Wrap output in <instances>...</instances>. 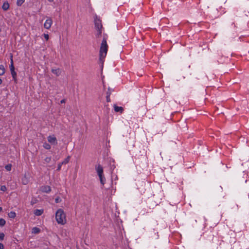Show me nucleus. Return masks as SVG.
I'll return each mask as SVG.
<instances>
[{
  "mask_svg": "<svg viewBox=\"0 0 249 249\" xmlns=\"http://www.w3.org/2000/svg\"><path fill=\"white\" fill-rule=\"evenodd\" d=\"M107 36L105 35L103 36L100 48V61L103 63L104 59L107 55L108 50V45L107 44Z\"/></svg>",
  "mask_w": 249,
  "mask_h": 249,
  "instance_id": "1",
  "label": "nucleus"
},
{
  "mask_svg": "<svg viewBox=\"0 0 249 249\" xmlns=\"http://www.w3.org/2000/svg\"><path fill=\"white\" fill-rule=\"evenodd\" d=\"M55 219L59 224L64 225L66 223V214L62 209H59L56 211Z\"/></svg>",
  "mask_w": 249,
  "mask_h": 249,
  "instance_id": "2",
  "label": "nucleus"
},
{
  "mask_svg": "<svg viewBox=\"0 0 249 249\" xmlns=\"http://www.w3.org/2000/svg\"><path fill=\"white\" fill-rule=\"evenodd\" d=\"M94 25L96 30L97 31V33L96 35L97 37H99L102 33L103 26L102 24L101 20H100L97 16L94 18Z\"/></svg>",
  "mask_w": 249,
  "mask_h": 249,
  "instance_id": "3",
  "label": "nucleus"
},
{
  "mask_svg": "<svg viewBox=\"0 0 249 249\" xmlns=\"http://www.w3.org/2000/svg\"><path fill=\"white\" fill-rule=\"evenodd\" d=\"M95 170L99 177L100 181L102 185L105 183L106 178L103 173V168L101 165L98 164L95 167Z\"/></svg>",
  "mask_w": 249,
  "mask_h": 249,
  "instance_id": "4",
  "label": "nucleus"
},
{
  "mask_svg": "<svg viewBox=\"0 0 249 249\" xmlns=\"http://www.w3.org/2000/svg\"><path fill=\"white\" fill-rule=\"evenodd\" d=\"M10 69L11 71V73L12 75V76L13 77V80L16 82L17 81V73L15 71V67L14 66V61L13 59V55H11V59H10Z\"/></svg>",
  "mask_w": 249,
  "mask_h": 249,
  "instance_id": "5",
  "label": "nucleus"
},
{
  "mask_svg": "<svg viewBox=\"0 0 249 249\" xmlns=\"http://www.w3.org/2000/svg\"><path fill=\"white\" fill-rule=\"evenodd\" d=\"M47 139L48 141L52 144L56 145L57 144V139L54 135L48 136Z\"/></svg>",
  "mask_w": 249,
  "mask_h": 249,
  "instance_id": "6",
  "label": "nucleus"
},
{
  "mask_svg": "<svg viewBox=\"0 0 249 249\" xmlns=\"http://www.w3.org/2000/svg\"><path fill=\"white\" fill-rule=\"evenodd\" d=\"M53 24V20L51 18L47 19L44 24V27L47 29H49Z\"/></svg>",
  "mask_w": 249,
  "mask_h": 249,
  "instance_id": "7",
  "label": "nucleus"
},
{
  "mask_svg": "<svg viewBox=\"0 0 249 249\" xmlns=\"http://www.w3.org/2000/svg\"><path fill=\"white\" fill-rule=\"evenodd\" d=\"M40 190L43 193H49L51 191V188L48 185L42 186L40 187Z\"/></svg>",
  "mask_w": 249,
  "mask_h": 249,
  "instance_id": "8",
  "label": "nucleus"
},
{
  "mask_svg": "<svg viewBox=\"0 0 249 249\" xmlns=\"http://www.w3.org/2000/svg\"><path fill=\"white\" fill-rule=\"evenodd\" d=\"M114 110L116 112H120L121 113H123L124 111V108L122 107H118L116 105H114Z\"/></svg>",
  "mask_w": 249,
  "mask_h": 249,
  "instance_id": "9",
  "label": "nucleus"
},
{
  "mask_svg": "<svg viewBox=\"0 0 249 249\" xmlns=\"http://www.w3.org/2000/svg\"><path fill=\"white\" fill-rule=\"evenodd\" d=\"M51 71L57 76H59L61 73V70L59 68L56 69H52Z\"/></svg>",
  "mask_w": 249,
  "mask_h": 249,
  "instance_id": "10",
  "label": "nucleus"
},
{
  "mask_svg": "<svg viewBox=\"0 0 249 249\" xmlns=\"http://www.w3.org/2000/svg\"><path fill=\"white\" fill-rule=\"evenodd\" d=\"M44 212V210L43 209H36L34 211V213L36 216L41 215Z\"/></svg>",
  "mask_w": 249,
  "mask_h": 249,
  "instance_id": "11",
  "label": "nucleus"
},
{
  "mask_svg": "<svg viewBox=\"0 0 249 249\" xmlns=\"http://www.w3.org/2000/svg\"><path fill=\"white\" fill-rule=\"evenodd\" d=\"M9 8V4L8 2H5L3 3L2 8L4 11L7 10Z\"/></svg>",
  "mask_w": 249,
  "mask_h": 249,
  "instance_id": "12",
  "label": "nucleus"
},
{
  "mask_svg": "<svg viewBox=\"0 0 249 249\" xmlns=\"http://www.w3.org/2000/svg\"><path fill=\"white\" fill-rule=\"evenodd\" d=\"M8 215L11 218H14L16 216V213L15 212L11 211L8 213Z\"/></svg>",
  "mask_w": 249,
  "mask_h": 249,
  "instance_id": "13",
  "label": "nucleus"
},
{
  "mask_svg": "<svg viewBox=\"0 0 249 249\" xmlns=\"http://www.w3.org/2000/svg\"><path fill=\"white\" fill-rule=\"evenodd\" d=\"M5 72V70L2 65H0V75H3Z\"/></svg>",
  "mask_w": 249,
  "mask_h": 249,
  "instance_id": "14",
  "label": "nucleus"
},
{
  "mask_svg": "<svg viewBox=\"0 0 249 249\" xmlns=\"http://www.w3.org/2000/svg\"><path fill=\"white\" fill-rule=\"evenodd\" d=\"M32 231L34 233H38L40 231V229L37 227H34L32 229Z\"/></svg>",
  "mask_w": 249,
  "mask_h": 249,
  "instance_id": "15",
  "label": "nucleus"
},
{
  "mask_svg": "<svg viewBox=\"0 0 249 249\" xmlns=\"http://www.w3.org/2000/svg\"><path fill=\"white\" fill-rule=\"evenodd\" d=\"M71 157L70 156H68L64 160L61 162V164H67L70 160Z\"/></svg>",
  "mask_w": 249,
  "mask_h": 249,
  "instance_id": "16",
  "label": "nucleus"
},
{
  "mask_svg": "<svg viewBox=\"0 0 249 249\" xmlns=\"http://www.w3.org/2000/svg\"><path fill=\"white\" fill-rule=\"evenodd\" d=\"M43 146L44 148L47 150H49L51 149V145L47 142H44L43 144Z\"/></svg>",
  "mask_w": 249,
  "mask_h": 249,
  "instance_id": "17",
  "label": "nucleus"
},
{
  "mask_svg": "<svg viewBox=\"0 0 249 249\" xmlns=\"http://www.w3.org/2000/svg\"><path fill=\"white\" fill-rule=\"evenodd\" d=\"M25 1V0H17V4L18 6H20Z\"/></svg>",
  "mask_w": 249,
  "mask_h": 249,
  "instance_id": "18",
  "label": "nucleus"
},
{
  "mask_svg": "<svg viewBox=\"0 0 249 249\" xmlns=\"http://www.w3.org/2000/svg\"><path fill=\"white\" fill-rule=\"evenodd\" d=\"M52 160L51 157H47L44 159V162L45 163H49Z\"/></svg>",
  "mask_w": 249,
  "mask_h": 249,
  "instance_id": "19",
  "label": "nucleus"
},
{
  "mask_svg": "<svg viewBox=\"0 0 249 249\" xmlns=\"http://www.w3.org/2000/svg\"><path fill=\"white\" fill-rule=\"evenodd\" d=\"M6 223L5 220L3 218H0V226H3Z\"/></svg>",
  "mask_w": 249,
  "mask_h": 249,
  "instance_id": "20",
  "label": "nucleus"
},
{
  "mask_svg": "<svg viewBox=\"0 0 249 249\" xmlns=\"http://www.w3.org/2000/svg\"><path fill=\"white\" fill-rule=\"evenodd\" d=\"M12 165L10 164H7L5 166V168L7 171H10L11 170Z\"/></svg>",
  "mask_w": 249,
  "mask_h": 249,
  "instance_id": "21",
  "label": "nucleus"
},
{
  "mask_svg": "<svg viewBox=\"0 0 249 249\" xmlns=\"http://www.w3.org/2000/svg\"><path fill=\"white\" fill-rule=\"evenodd\" d=\"M110 93H107L106 100L107 102H110Z\"/></svg>",
  "mask_w": 249,
  "mask_h": 249,
  "instance_id": "22",
  "label": "nucleus"
},
{
  "mask_svg": "<svg viewBox=\"0 0 249 249\" xmlns=\"http://www.w3.org/2000/svg\"><path fill=\"white\" fill-rule=\"evenodd\" d=\"M61 200H61V198L59 196H57L55 199V202L56 203H58L60 202L61 201Z\"/></svg>",
  "mask_w": 249,
  "mask_h": 249,
  "instance_id": "23",
  "label": "nucleus"
},
{
  "mask_svg": "<svg viewBox=\"0 0 249 249\" xmlns=\"http://www.w3.org/2000/svg\"><path fill=\"white\" fill-rule=\"evenodd\" d=\"M6 190H7V188H6V186L2 185L1 186V187H0L1 191H3V192H5L6 191Z\"/></svg>",
  "mask_w": 249,
  "mask_h": 249,
  "instance_id": "24",
  "label": "nucleus"
},
{
  "mask_svg": "<svg viewBox=\"0 0 249 249\" xmlns=\"http://www.w3.org/2000/svg\"><path fill=\"white\" fill-rule=\"evenodd\" d=\"M62 165H63V164H61V162H60L58 163V166H57V171H59L61 170V166Z\"/></svg>",
  "mask_w": 249,
  "mask_h": 249,
  "instance_id": "25",
  "label": "nucleus"
},
{
  "mask_svg": "<svg viewBox=\"0 0 249 249\" xmlns=\"http://www.w3.org/2000/svg\"><path fill=\"white\" fill-rule=\"evenodd\" d=\"M4 237V234L3 232H0V240H3Z\"/></svg>",
  "mask_w": 249,
  "mask_h": 249,
  "instance_id": "26",
  "label": "nucleus"
},
{
  "mask_svg": "<svg viewBox=\"0 0 249 249\" xmlns=\"http://www.w3.org/2000/svg\"><path fill=\"white\" fill-rule=\"evenodd\" d=\"M113 91V89H111L110 88H108L107 93H110V95Z\"/></svg>",
  "mask_w": 249,
  "mask_h": 249,
  "instance_id": "27",
  "label": "nucleus"
},
{
  "mask_svg": "<svg viewBox=\"0 0 249 249\" xmlns=\"http://www.w3.org/2000/svg\"><path fill=\"white\" fill-rule=\"evenodd\" d=\"M44 38H45V39L46 40H48L49 39V35L48 34H44Z\"/></svg>",
  "mask_w": 249,
  "mask_h": 249,
  "instance_id": "28",
  "label": "nucleus"
},
{
  "mask_svg": "<svg viewBox=\"0 0 249 249\" xmlns=\"http://www.w3.org/2000/svg\"><path fill=\"white\" fill-rule=\"evenodd\" d=\"M0 249H4V245L2 243H0Z\"/></svg>",
  "mask_w": 249,
  "mask_h": 249,
  "instance_id": "29",
  "label": "nucleus"
},
{
  "mask_svg": "<svg viewBox=\"0 0 249 249\" xmlns=\"http://www.w3.org/2000/svg\"><path fill=\"white\" fill-rule=\"evenodd\" d=\"M22 183L24 184H26L27 183V180H24L23 179H22Z\"/></svg>",
  "mask_w": 249,
  "mask_h": 249,
  "instance_id": "30",
  "label": "nucleus"
},
{
  "mask_svg": "<svg viewBox=\"0 0 249 249\" xmlns=\"http://www.w3.org/2000/svg\"><path fill=\"white\" fill-rule=\"evenodd\" d=\"M60 103H61V104L65 103V99H63V100H62L60 101Z\"/></svg>",
  "mask_w": 249,
  "mask_h": 249,
  "instance_id": "31",
  "label": "nucleus"
},
{
  "mask_svg": "<svg viewBox=\"0 0 249 249\" xmlns=\"http://www.w3.org/2000/svg\"><path fill=\"white\" fill-rule=\"evenodd\" d=\"M2 83V80L0 78V85H1Z\"/></svg>",
  "mask_w": 249,
  "mask_h": 249,
  "instance_id": "32",
  "label": "nucleus"
},
{
  "mask_svg": "<svg viewBox=\"0 0 249 249\" xmlns=\"http://www.w3.org/2000/svg\"><path fill=\"white\" fill-rule=\"evenodd\" d=\"M50 2H53L54 0H48Z\"/></svg>",
  "mask_w": 249,
  "mask_h": 249,
  "instance_id": "33",
  "label": "nucleus"
},
{
  "mask_svg": "<svg viewBox=\"0 0 249 249\" xmlns=\"http://www.w3.org/2000/svg\"><path fill=\"white\" fill-rule=\"evenodd\" d=\"M2 209L1 207H0V212H1L2 211Z\"/></svg>",
  "mask_w": 249,
  "mask_h": 249,
  "instance_id": "34",
  "label": "nucleus"
}]
</instances>
